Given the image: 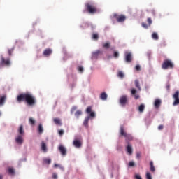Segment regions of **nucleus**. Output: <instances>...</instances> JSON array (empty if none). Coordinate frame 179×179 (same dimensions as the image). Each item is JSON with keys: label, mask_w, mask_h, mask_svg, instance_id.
Segmentation results:
<instances>
[{"label": "nucleus", "mask_w": 179, "mask_h": 179, "mask_svg": "<svg viewBox=\"0 0 179 179\" xmlns=\"http://www.w3.org/2000/svg\"><path fill=\"white\" fill-rule=\"evenodd\" d=\"M6 101V95L0 96V107H3V106H5Z\"/></svg>", "instance_id": "6ab92c4d"}, {"label": "nucleus", "mask_w": 179, "mask_h": 179, "mask_svg": "<svg viewBox=\"0 0 179 179\" xmlns=\"http://www.w3.org/2000/svg\"><path fill=\"white\" fill-rule=\"evenodd\" d=\"M117 76L118 78H120V79H122L125 76V74H124V72L122 71H119L117 73Z\"/></svg>", "instance_id": "f704fd0d"}, {"label": "nucleus", "mask_w": 179, "mask_h": 179, "mask_svg": "<svg viewBox=\"0 0 179 179\" xmlns=\"http://www.w3.org/2000/svg\"><path fill=\"white\" fill-rule=\"evenodd\" d=\"M29 123L30 124V125H35L36 124V120H34V118L32 117H30L29 119Z\"/></svg>", "instance_id": "473e14b6"}, {"label": "nucleus", "mask_w": 179, "mask_h": 179, "mask_svg": "<svg viewBox=\"0 0 179 179\" xmlns=\"http://www.w3.org/2000/svg\"><path fill=\"white\" fill-rule=\"evenodd\" d=\"M73 146H75V148L79 149V148L82 147V141H80V140L78 139H75L73 141Z\"/></svg>", "instance_id": "4468645a"}, {"label": "nucleus", "mask_w": 179, "mask_h": 179, "mask_svg": "<svg viewBox=\"0 0 179 179\" xmlns=\"http://www.w3.org/2000/svg\"><path fill=\"white\" fill-rule=\"evenodd\" d=\"M113 57L114 58H118V57H120V53L117 51H115L113 54Z\"/></svg>", "instance_id": "ea45409f"}, {"label": "nucleus", "mask_w": 179, "mask_h": 179, "mask_svg": "<svg viewBox=\"0 0 179 179\" xmlns=\"http://www.w3.org/2000/svg\"><path fill=\"white\" fill-rule=\"evenodd\" d=\"M43 163H45V164H51V158H47L45 157L43 158Z\"/></svg>", "instance_id": "c85d7f7f"}, {"label": "nucleus", "mask_w": 179, "mask_h": 179, "mask_svg": "<svg viewBox=\"0 0 179 179\" xmlns=\"http://www.w3.org/2000/svg\"><path fill=\"white\" fill-rule=\"evenodd\" d=\"M78 71L80 73H83V72H85V68H83V66H79L78 67Z\"/></svg>", "instance_id": "72a5a7b5"}, {"label": "nucleus", "mask_w": 179, "mask_h": 179, "mask_svg": "<svg viewBox=\"0 0 179 179\" xmlns=\"http://www.w3.org/2000/svg\"><path fill=\"white\" fill-rule=\"evenodd\" d=\"M37 129H38V134H39V135H41L44 132V127L41 124H38Z\"/></svg>", "instance_id": "5701e85b"}, {"label": "nucleus", "mask_w": 179, "mask_h": 179, "mask_svg": "<svg viewBox=\"0 0 179 179\" xmlns=\"http://www.w3.org/2000/svg\"><path fill=\"white\" fill-rule=\"evenodd\" d=\"M76 106H73L71 110V114H73V112L76 110Z\"/></svg>", "instance_id": "a18cd8bd"}, {"label": "nucleus", "mask_w": 179, "mask_h": 179, "mask_svg": "<svg viewBox=\"0 0 179 179\" xmlns=\"http://www.w3.org/2000/svg\"><path fill=\"white\" fill-rule=\"evenodd\" d=\"M58 149H59V152H61V155H62V156L66 155V148L64 145H60L59 146Z\"/></svg>", "instance_id": "2eb2a0df"}, {"label": "nucleus", "mask_w": 179, "mask_h": 179, "mask_svg": "<svg viewBox=\"0 0 179 179\" xmlns=\"http://www.w3.org/2000/svg\"><path fill=\"white\" fill-rule=\"evenodd\" d=\"M110 43L109 42L106 43L105 44L103 45V47H104L105 48H110Z\"/></svg>", "instance_id": "a19ab883"}, {"label": "nucleus", "mask_w": 179, "mask_h": 179, "mask_svg": "<svg viewBox=\"0 0 179 179\" xmlns=\"http://www.w3.org/2000/svg\"><path fill=\"white\" fill-rule=\"evenodd\" d=\"M90 69H91V71H93V69H94L93 66H91Z\"/></svg>", "instance_id": "5fc2aeb1"}, {"label": "nucleus", "mask_w": 179, "mask_h": 179, "mask_svg": "<svg viewBox=\"0 0 179 179\" xmlns=\"http://www.w3.org/2000/svg\"><path fill=\"white\" fill-rule=\"evenodd\" d=\"M108 97V95H107V93L106 92H102L100 95L101 100H103V101H106Z\"/></svg>", "instance_id": "b1692460"}, {"label": "nucleus", "mask_w": 179, "mask_h": 179, "mask_svg": "<svg viewBox=\"0 0 179 179\" xmlns=\"http://www.w3.org/2000/svg\"><path fill=\"white\" fill-rule=\"evenodd\" d=\"M162 69H171L174 68V63L169 59H166L164 61L162 65Z\"/></svg>", "instance_id": "39448f33"}, {"label": "nucleus", "mask_w": 179, "mask_h": 179, "mask_svg": "<svg viewBox=\"0 0 179 179\" xmlns=\"http://www.w3.org/2000/svg\"><path fill=\"white\" fill-rule=\"evenodd\" d=\"M53 121L56 125H59V127H61V125H62V122L61 121V119H59V118H55L53 120Z\"/></svg>", "instance_id": "bb28decb"}, {"label": "nucleus", "mask_w": 179, "mask_h": 179, "mask_svg": "<svg viewBox=\"0 0 179 179\" xmlns=\"http://www.w3.org/2000/svg\"><path fill=\"white\" fill-rule=\"evenodd\" d=\"M147 22H148V26L150 27V24H152V18H151V17H148V18L147 19Z\"/></svg>", "instance_id": "79ce46f5"}, {"label": "nucleus", "mask_w": 179, "mask_h": 179, "mask_svg": "<svg viewBox=\"0 0 179 179\" xmlns=\"http://www.w3.org/2000/svg\"><path fill=\"white\" fill-rule=\"evenodd\" d=\"M52 178H53V179H58V174H57V173H53Z\"/></svg>", "instance_id": "37998d69"}, {"label": "nucleus", "mask_w": 179, "mask_h": 179, "mask_svg": "<svg viewBox=\"0 0 179 179\" xmlns=\"http://www.w3.org/2000/svg\"><path fill=\"white\" fill-rule=\"evenodd\" d=\"M0 179H3V176L0 175Z\"/></svg>", "instance_id": "864d4df0"}, {"label": "nucleus", "mask_w": 179, "mask_h": 179, "mask_svg": "<svg viewBox=\"0 0 179 179\" xmlns=\"http://www.w3.org/2000/svg\"><path fill=\"white\" fill-rule=\"evenodd\" d=\"M80 115H82V110H78L75 113V117L79 118Z\"/></svg>", "instance_id": "c9c22d12"}, {"label": "nucleus", "mask_w": 179, "mask_h": 179, "mask_svg": "<svg viewBox=\"0 0 179 179\" xmlns=\"http://www.w3.org/2000/svg\"><path fill=\"white\" fill-rule=\"evenodd\" d=\"M160 106H162V99H157L154 101V107L155 108H159Z\"/></svg>", "instance_id": "dca6fc26"}, {"label": "nucleus", "mask_w": 179, "mask_h": 179, "mask_svg": "<svg viewBox=\"0 0 179 179\" xmlns=\"http://www.w3.org/2000/svg\"><path fill=\"white\" fill-rule=\"evenodd\" d=\"M41 149L42 152H43V153H47V152L48 151V150L47 149V145L45 144V143H44V141L41 142Z\"/></svg>", "instance_id": "412c9836"}, {"label": "nucleus", "mask_w": 179, "mask_h": 179, "mask_svg": "<svg viewBox=\"0 0 179 179\" xmlns=\"http://www.w3.org/2000/svg\"><path fill=\"white\" fill-rule=\"evenodd\" d=\"M141 152H137L136 153V159H141Z\"/></svg>", "instance_id": "09e8293b"}, {"label": "nucleus", "mask_w": 179, "mask_h": 179, "mask_svg": "<svg viewBox=\"0 0 179 179\" xmlns=\"http://www.w3.org/2000/svg\"><path fill=\"white\" fill-rule=\"evenodd\" d=\"M145 177H146V179H152V174H150V172H147Z\"/></svg>", "instance_id": "58836bf2"}, {"label": "nucleus", "mask_w": 179, "mask_h": 179, "mask_svg": "<svg viewBox=\"0 0 179 179\" xmlns=\"http://www.w3.org/2000/svg\"><path fill=\"white\" fill-rule=\"evenodd\" d=\"M86 9L88 13L90 15H94L95 13H99L100 10H99L96 6V3L92 1H89L85 3Z\"/></svg>", "instance_id": "7ed1b4c3"}, {"label": "nucleus", "mask_w": 179, "mask_h": 179, "mask_svg": "<svg viewBox=\"0 0 179 179\" xmlns=\"http://www.w3.org/2000/svg\"><path fill=\"white\" fill-rule=\"evenodd\" d=\"M113 17H115L119 23H122V22H125V19H127V17L125 15H118L117 14L113 15Z\"/></svg>", "instance_id": "1a4fd4ad"}, {"label": "nucleus", "mask_w": 179, "mask_h": 179, "mask_svg": "<svg viewBox=\"0 0 179 179\" xmlns=\"http://www.w3.org/2000/svg\"><path fill=\"white\" fill-rule=\"evenodd\" d=\"M145 107L146 106H145V104H143V103L141 104L138 108L139 113H143L145 111Z\"/></svg>", "instance_id": "393cba45"}, {"label": "nucleus", "mask_w": 179, "mask_h": 179, "mask_svg": "<svg viewBox=\"0 0 179 179\" xmlns=\"http://www.w3.org/2000/svg\"><path fill=\"white\" fill-rule=\"evenodd\" d=\"M152 38H153V40H159V35L157 34V33L154 32L152 34Z\"/></svg>", "instance_id": "2f4dec72"}, {"label": "nucleus", "mask_w": 179, "mask_h": 179, "mask_svg": "<svg viewBox=\"0 0 179 179\" xmlns=\"http://www.w3.org/2000/svg\"><path fill=\"white\" fill-rule=\"evenodd\" d=\"M3 66H10V59L8 57L1 56L0 61V68H3Z\"/></svg>", "instance_id": "423d86ee"}, {"label": "nucleus", "mask_w": 179, "mask_h": 179, "mask_svg": "<svg viewBox=\"0 0 179 179\" xmlns=\"http://www.w3.org/2000/svg\"><path fill=\"white\" fill-rule=\"evenodd\" d=\"M136 71H141V66L136 65Z\"/></svg>", "instance_id": "8fccbe9b"}, {"label": "nucleus", "mask_w": 179, "mask_h": 179, "mask_svg": "<svg viewBox=\"0 0 179 179\" xmlns=\"http://www.w3.org/2000/svg\"><path fill=\"white\" fill-rule=\"evenodd\" d=\"M158 129H159V131H161V129H163V125H159V126L158 127Z\"/></svg>", "instance_id": "603ef678"}, {"label": "nucleus", "mask_w": 179, "mask_h": 179, "mask_svg": "<svg viewBox=\"0 0 179 179\" xmlns=\"http://www.w3.org/2000/svg\"><path fill=\"white\" fill-rule=\"evenodd\" d=\"M92 39L93 40H99V34H92Z\"/></svg>", "instance_id": "e433bc0d"}, {"label": "nucleus", "mask_w": 179, "mask_h": 179, "mask_svg": "<svg viewBox=\"0 0 179 179\" xmlns=\"http://www.w3.org/2000/svg\"><path fill=\"white\" fill-rule=\"evenodd\" d=\"M126 152L129 156H131L134 153V148H132V144L127 143L126 145Z\"/></svg>", "instance_id": "9d476101"}, {"label": "nucleus", "mask_w": 179, "mask_h": 179, "mask_svg": "<svg viewBox=\"0 0 179 179\" xmlns=\"http://www.w3.org/2000/svg\"><path fill=\"white\" fill-rule=\"evenodd\" d=\"M131 96H134L136 100H138V99H139V94H138V91L135 88H132L131 90Z\"/></svg>", "instance_id": "ddd939ff"}, {"label": "nucleus", "mask_w": 179, "mask_h": 179, "mask_svg": "<svg viewBox=\"0 0 179 179\" xmlns=\"http://www.w3.org/2000/svg\"><path fill=\"white\" fill-rule=\"evenodd\" d=\"M1 115H2V112L0 111V117H1Z\"/></svg>", "instance_id": "6e6d98bb"}, {"label": "nucleus", "mask_w": 179, "mask_h": 179, "mask_svg": "<svg viewBox=\"0 0 179 179\" xmlns=\"http://www.w3.org/2000/svg\"><path fill=\"white\" fill-rule=\"evenodd\" d=\"M120 134L121 136H124L125 138L126 143H129V141H133L134 137L130 134H127L125 131V128H124V126H120Z\"/></svg>", "instance_id": "20e7f679"}, {"label": "nucleus", "mask_w": 179, "mask_h": 179, "mask_svg": "<svg viewBox=\"0 0 179 179\" xmlns=\"http://www.w3.org/2000/svg\"><path fill=\"white\" fill-rule=\"evenodd\" d=\"M86 113L88 114V115L85 117L83 124L85 128H89V120L96 118V113L92 111V107L89 106L86 109Z\"/></svg>", "instance_id": "f03ea898"}, {"label": "nucleus", "mask_w": 179, "mask_h": 179, "mask_svg": "<svg viewBox=\"0 0 179 179\" xmlns=\"http://www.w3.org/2000/svg\"><path fill=\"white\" fill-rule=\"evenodd\" d=\"M8 171L10 176H15V169L13 168H8Z\"/></svg>", "instance_id": "c756f323"}, {"label": "nucleus", "mask_w": 179, "mask_h": 179, "mask_svg": "<svg viewBox=\"0 0 179 179\" xmlns=\"http://www.w3.org/2000/svg\"><path fill=\"white\" fill-rule=\"evenodd\" d=\"M100 52H101L100 50H96L95 52H92V59L94 60V59H97L99 58V55L100 54Z\"/></svg>", "instance_id": "f3484780"}, {"label": "nucleus", "mask_w": 179, "mask_h": 179, "mask_svg": "<svg viewBox=\"0 0 179 179\" xmlns=\"http://www.w3.org/2000/svg\"><path fill=\"white\" fill-rule=\"evenodd\" d=\"M53 167H55V169H57V167H59V169H60L62 170V171H64V166H62L59 164H55Z\"/></svg>", "instance_id": "7c9ffc66"}, {"label": "nucleus", "mask_w": 179, "mask_h": 179, "mask_svg": "<svg viewBox=\"0 0 179 179\" xmlns=\"http://www.w3.org/2000/svg\"><path fill=\"white\" fill-rule=\"evenodd\" d=\"M119 103L122 107H125L128 104V96L122 95L120 97Z\"/></svg>", "instance_id": "0eeeda50"}, {"label": "nucleus", "mask_w": 179, "mask_h": 179, "mask_svg": "<svg viewBox=\"0 0 179 179\" xmlns=\"http://www.w3.org/2000/svg\"><path fill=\"white\" fill-rule=\"evenodd\" d=\"M174 99V102L173 103V106H178L179 104V91H176L173 96Z\"/></svg>", "instance_id": "9b49d317"}, {"label": "nucleus", "mask_w": 179, "mask_h": 179, "mask_svg": "<svg viewBox=\"0 0 179 179\" xmlns=\"http://www.w3.org/2000/svg\"><path fill=\"white\" fill-rule=\"evenodd\" d=\"M150 170L152 173L156 171V168H155V165H153V161L150 162Z\"/></svg>", "instance_id": "a878e982"}, {"label": "nucleus", "mask_w": 179, "mask_h": 179, "mask_svg": "<svg viewBox=\"0 0 179 179\" xmlns=\"http://www.w3.org/2000/svg\"><path fill=\"white\" fill-rule=\"evenodd\" d=\"M12 51H13V49L8 50V54H9V55H12Z\"/></svg>", "instance_id": "3c124183"}, {"label": "nucleus", "mask_w": 179, "mask_h": 179, "mask_svg": "<svg viewBox=\"0 0 179 179\" xmlns=\"http://www.w3.org/2000/svg\"><path fill=\"white\" fill-rule=\"evenodd\" d=\"M129 167H135V162L130 161L128 164Z\"/></svg>", "instance_id": "4c0bfd02"}, {"label": "nucleus", "mask_w": 179, "mask_h": 179, "mask_svg": "<svg viewBox=\"0 0 179 179\" xmlns=\"http://www.w3.org/2000/svg\"><path fill=\"white\" fill-rule=\"evenodd\" d=\"M52 54V50L48 48L43 51V55L45 57H50V55Z\"/></svg>", "instance_id": "4be33fe9"}, {"label": "nucleus", "mask_w": 179, "mask_h": 179, "mask_svg": "<svg viewBox=\"0 0 179 179\" xmlns=\"http://www.w3.org/2000/svg\"><path fill=\"white\" fill-rule=\"evenodd\" d=\"M17 134L24 136V126L23 124H20L17 129Z\"/></svg>", "instance_id": "f8f14e48"}, {"label": "nucleus", "mask_w": 179, "mask_h": 179, "mask_svg": "<svg viewBox=\"0 0 179 179\" xmlns=\"http://www.w3.org/2000/svg\"><path fill=\"white\" fill-rule=\"evenodd\" d=\"M17 101L20 103V101H25L27 106L29 107H34L37 103V99H36V96L31 94V92H24L20 94L17 97Z\"/></svg>", "instance_id": "f257e3e1"}, {"label": "nucleus", "mask_w": 179, "mask_h": 179, "mask_svg": "<svg viewBox=\"0 0 179 179\" xmlns=\"http://www.w3.org/2000/svg\"><path fill=\"white\" fill-rule=\"evenodd\" d=\"M125 61L126 62H131V61H132V53L131 52L125 53Z\"/></svg>", "instance_id": "a211bd4d"}, {"label": "nucleus", "mask_w": 179, "mask_h": 179, "mask_svg": "<svg viewBox=\"0 0 179 179\" xmlns=\"http://www.w3.org/2000/svg\"><path fill=\"white\" fill-rule=\"evenodd\" d=\"M59 135H60V136H62V135H64V130H59Z\"/></svg>", "instance_id": "de8ad7c7"}, {"label": "nucleus", "mask_w": 179, "mask_h": 179, "mask_svg": "<svg viewBox=\"0 0 179 179\" xmlns=\"http://www.w3.org/2000/svg\"><path fill=\"white\" fill-rule=\"evenodd\" d=\"M135 86L138 90L139 92L142 90V88L141 87V85L139 84L138 80H135Z\"/></svg>", "instance_id": "cd10ccee"}, {"label": "nucleus", "mask_w": 179, "mask_h": 179, "mask_svg": "<svg viewBox=\"0 0 179 179\" xmlns=\"http://www.w3.org/2000/svg\"><path fill=\"white\" fill-rule=\"evenodd\" d=\"M135 178L136 179H142V177H141V175H139V174H136L135 175Z\"/></svg>", "instance_id": "49530a36"}, {"label": "nucleus", "mask_w": 179, "mask_h": 179, "mask_svg": "<svg viewBox=\"0 0 179 179\" xmlns=\"http://www.w3.org/2000/svg\"><path fill=\"white\" fill-rule=\"evenodd\" d=\"M81 27H90L92 30H94V29H96V25L92 23H85V24H83V25H81Z\"/></svg>", "instance_id": "aec40b11"}, {"label": "nucleus", "mask_w": 179, "mask_h": 179, "mask_svg": "<svg viewBox=\"0 0 179 179\" xmlns=\"http://www.w3.org/2000/svg\"><path fill=\"white\" fill-rule=\"evenodd\" d=\"M24 136L17 134L15 137V143L20 146L23 145V143L24 142Z\"/></svg>", "instance_id": "6e6552de"}, {"label": "nucleus", "mask_w": 179, "mask_h": 179, "mask_svg": "<svg viewBox=\"0 0 179 179\" xmlns=\"http://www.w3.org/2000/svg\"><path fill=\"white\" fill-rule=\"evenodd\" d=\"M149 27L150 26L146 24V23H145V22L142 23V27H143L144 29H148Z\"/></svg>", "instance_id": "c03bdc74"}]
</instances>
